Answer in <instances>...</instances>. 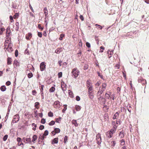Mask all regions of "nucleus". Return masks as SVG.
Masks as SVG:
<instances>
[{"label": "nucleus", "mask_w": 149, "mask_h": 149, "mask_svg": "<svg viewBox=\"0 0 149 149\" xmlns=\"http://www.w3.org/2000/svg\"><path fill=\"white\" fill-rule=\"evenodd\" d=\"M71 73L72 76L75 78H76L79 74V71L77 68H74L72 70Z\"/></svg>", "instance_id": "nucleus-1"}, {"label": "nucleus", "mask_w": 149, "mask_h": 149, "mask_svg": "<svg viewBox=\"0 0 149 149\" xmlns=\"http://www.w3.org/2000/svg\"><path fill=\"white\" fill-rule=\"evenodd\" d=\"M13 45L10 43L8 44V45H6V43L5 44V47L4 49H6V50L8 52H11L13 51V49L12 48Z\"/></svg>", "instance_id": "nucleus-2"}, {"label": "nucleus", "mask_w": 149, "mask_h": 149, "mask_svg": "<svg viewBox=\"0 0 149 149\" xmlns=\"http://www.w3.org/2000/svg\"><path fill=\"white\" fill-rule=\"evenodd\" d=\"M97 143L98 145H100L102 142V139L100 134L98 133L96 136Z\"/></svg>", "instance_id": "nucleus-3"}, {"label": "nucleus", "mask_w": 149, "mask_h": 149, "mask_svg": "<svg viewBox=\"0 0 149 149\" xmlns=\"http://www.w3.org/2000/svg\"><path fill=\"white\" fill-rule=\"evenodd\" d=\"M19 116L18 114L15 115L14 117L12 122L13 123H16L17 122L19 119Z\"/></svg>", "instance_id": "nucleus-4"}, {"label": "nucleus", "mask_w": 149, "mask_h": 149, "mask_svg": "<svg viewBox=\"0 0 149 149\" xmlns=\"http://www.w3.org/2000/svg\"><path fill=\"white\" fill-rule=\"evenodd\" d=\"M23 141L25 143H31L32 141L30 138L24 137L22 139Z\"/></svg>", "instance_id": "nucleus-5"}, {"label": "nucleus", "mask_w": 149, "mask_h": 149, "mask_svg": "<svg viewBox=\"0 0 149 149\" xmlns=\"http://www.w3.org/2000/svg\"><path fill=\"white\" fill-rule=\"evenodd\" d=\"M46 65L44 62H42L40 65V69L41 71H44Z\"/></svg>", "instance_id": "nucleus-6"}, {"label": "nucleus", "mask_w": 149, "mask_h": 149, "mask_svg": "<svg viewBox=\"0 0 149 149\" xmlns=\"http://www.w3.org/2000/svg\"><path fill=\"white\" fill-rule=\"evenodd\" d=\"M53 106L54 108H59L60 107V102L58 101H56L54 103Z\"/></svg>", "instance_id": "nucleus-7"}, {"label": "nucleus", "mask_w": 149, "mask_h": 149, "mask_svg": "<svg viewBox=\"0 0 149 149\" xmlns=\"http://www.w3.org/2000/svg\"><path fill=\"white\" fill-rule=\"evenodd\" d=\"M61 87L63 91L64 92L66 90V85L63 81L61 82Z\"/></svg>", "instance_id": "nucleus-8"}, {"label": "nucleus", "mask_w": 149, "mask_h": 149, "mask_svg": "<svg viewBox=\"0 0 149 149\" xmlns=\"http://www.w3.org/2000/svg\"><path fill=\"white\" fill-rule=\"evenodd\" d=\"M11 33L10 28V27H8L6 29V36L7 37H9L10 35V34Z\"/></svg>", "instance_id": "nucleus-9"}, {"label": "nucleus", "mask_w": 149, "mask_h": 149, "mask_svg": "<svg viewBox=\"0 0 149 149\" xmlns=\"http://www.w3.org/2000/svg\"><path fill=\"white\" fill-rule=\"evenodd\" d=\"M98 99L101 103H103L104 104L105 103L106 101V99L102 96H100L98 98Z\"/></svg>", "instance_id": "nucleus-10"}, {"label": "nucleus", "mask_w": 149, "mask_h": 149, "mask_svg": "<svg viewBox=\"0 0 149 149\" xmlns=\"http://www.w3.org/2000/svg\"><path fill=\"white\" fill-rule=\"evenodd\" d=\"M100 89L99 90V91L97 92V96H100V95L104 91V90L102 89H100Z\"/></svg>", "instance_id": "nucleus-11"}, {"label": "nucleus", "mask_w": 149, "mask_h": 149, "mask_svg": "<svg viewBox=\"0 0 149 149\" xmlns=\"http://www.w3.org/2000/svg\"><path fill=\"white\" fill-rule=\"evenodd\" d=\"M107 54H109L108 57L109 58H111L113 54V50H111L110 51L109 50H108L107 52Z\"/></svg>", "instance_id": "nucleus-12"}, {"label": "nucleus", "mask_w": 149, "mask_h": 149, "mask_svg": "<svg viewBox=\"0 0 149 149\" xmlns=\"http://www.w3.org/2000/svg\"><path fill=\"white\" fill-rule=\"evenodd\" d=\"M43 11L44 12V13L45 14V19H46V18L47 17V15H48V11L47 9V8L45 7L43 9Z\"/></svg>", "instance_id": "nucleus-13"}, {"label": "nucleus", "mask_w": 149, "mask_h": 149, "mask_svg": "<svg viewBox=\"0 0 149 149\" xmlns=\"http://www.w3.org/2000/svg\"><path fill=\"white\" fill-rule=\"evenodd\" d=\"M138 82L139 83H141L142 84H145L146 83V80L141 78L138 79Z\"/></svg>", "instance_id": "nucleus-14"}, {"label": "nucleus", "mask_w": 149, "mask_h": 149, "mask_svg": "<svg viewBox=\"0 0 149 149\" xmlns=\"http://www.w3.org/2000/svg\"><path fill=\"white\" fill-rule=\"evenodd\" d=\"M32 36V34L31 33H29L26 36V38L27 40H29Z\"/></svg>", "instance_id": "nucleus-15"}, {"label": "nucleus", "mask_w": 149, "mask_h": 149, "mask_svg": "<svg viewBox=\"0 0 149 149\" xmlns=\"http://www.w3.org/2000/svg\"><path fill=\"white\" fill-rule=\"evenodd\" d=\"M88 93L89 98L91 99H93L94 97V95L93 92H89Z\"/></svg>", "instance_id": "nucleus-16"}, {"label": "nucleus", "mask_w": 149, "mask_h": 149, "mask_svg": "<svg viewBox=\"0 0 149 149\" xmlns=\"http://www.w3.org/2000/svg\"><path fill=\"white\" fill-rule=\"evenodd\" d=\"M62 51V47L58 48V49H56L55 51V52L57 54H59L60 52Z\"/></svg>", "instance_id": "nucleus-17"}, {"label": "nucleus", "mask_w": 149, "mask_h": 149, "mask_svg": "<svg viewBox=\"0 0 149 149\" xmlns=\"http://www.w3.org/2000/svg\"><path fill=\"white\" fill-rule=\"evenodd\" d=\"M58 142V139L57 138H54L52 140V143L53 144L55 143H57Z\"/></svg>", "instance_id": "nucleus-18"}, {"label": "nucleus", "mask_w": 149, "mask_h": 149, "mask_svg": "<svg viewBox=\"0 0 149 149\" xmlns=\"http://www.w3.org/2000/svg\"><path fill=\"white\" fill-rule=\"evenodd\" d=\"M72 123L74 125L75 127H77L78 125V124L77 123L76 120H73L72 121Z\"/></svg>", "instance_id": "nucleus-19"}, {"label": "nucleus", "mask_w": 149, "mask_h": 149, "mask_svg": "<svg viewBox=\"0 0 149 149\" xmlns=\"http://www.w3.org/2000/svg\"><path fill=\"white\" fill-rule=\"evenodd\" d=\"M110 133V131H108L106 133L107 136L109 138H111L113 136V135Z\"/></svg>", "instance_id": "nucleus-20"}, {"label": "nucleus", "mask_w": 149, "mask_h": 149, "mask_svg": "<svg viewBox=\"0 0 149 149\" xmlns=\"http://www.w3.org/2000/svg\"><path fill=\"white\" fill-rule=\"evenodd\" d=\"M37 136L36 135H34L33 136V139L32 140V141L33 143H35V141L37 140Z\"/></svg>", "instance_id": "nucleus-21"}, {"label": "nucleus", "mask_w": 149, "mask_h": 149, "mask_svg": "<svg viewBox=\"0 0 149 149\" xmlns=\"http://www.w3.org/2000/svg\"><path fill=\"white\" fill-rule=\"evenodd\" d=\"M15 25L16 26L15 28V30L16 31H17L19 30V23L18 22H17L15 24Z\"/></svg>", "instance_id": "nucleus-22"}, {"label": "nucleus", "mask_w": 149, "mask_h": 149, "mask_svg": "<svg viewBox=\"0 0 149 149\" xmlns=\"http://www.w3.org/2000/svg\"><path fill=\"white\" fill-rule=\"evenodd\" d=\"M12 61V59L11 58L8 57L7 59V63L8 65L10 64Z\"/></svg>", "instance_id": "nucleus-23"}, {"label": "nucleus", "mask_w": 149, "mask_h": 149, "mask_svg": "<svg viewBox=\"0 0 149 149\" xmlns=\"http://www.w3.org/2000/svg\"><path fill=\"white\" fill-rule=\"evenodd\" d=\"M107 86V84L106 83H103L102 84V88H101V89H102L105 91V90L106 89V87Z\"/></svg>", "instance_id": "nucleus-24"}, {"label": "nucleus", "mask_w": 149, "mask_h": 149, "mask_svg": "<svg viewBox=\"0 0 149 149\" xmlns=\"http://www.w3.org/2000/svg\"><path fill=\"white\" fill-rule=\"evenodd\" d=\"M0 89L1 91L3 92L5 91L6 90V86L3 85L1 86L0 88Z\"/></svg>", "instance_id": "nucleus-25"}, {"label": "nucleus", "mask_w": 149, "mask_h": 149, "mask_svg": "<svg viewBox=\"0 0 149 149\" xmlns=\"http://www.w3.org/2000/svg\"><path fill=\"white\" fill-rule=\"evenodd\" d=\"M118 116H119V113L118 112H117L114 115L113 117V119H116L118 117Z\"/></svg>", "instance_id": "nucleus-26"}, {"label": "nucleus", "mask_w": 149, "mask_h": 149, "mask_svg": "<svg viewBox=\"0 0 149 149\" xmlns=\"http://www.w3.org/2000/svg\"><path fill=\"white\" fill-rule=\"evenodd\" d=\"M68 94L69 96L71 97H73V94L71 91L70 90H68Z\"/></svg>", "instance_id": "nucleus-27"}, {"label": "nucleus", "mask_w": 149, "mask_h": 149, "mask_svg": "<svg viewBox=\"0 0 149 149\" xmlns=\"http://www.w3.org/2000/svg\"><path fill=\"white\" fill-rule=\"evenodd\" d=\"M61 117H59L58 118H56L55 119L56 122L59 123L61 121Z\"/></svg>", "instance_id": "nucleus-28"}, {"label": "nucleus", "mask_w": 149, "mask_h": 149, "mask_svg": "<svg viewBox=\"0 0 149 149\" xmlns=\"http://www.w3.org/2000/svg\"><path fill=\"white\" fill-rule=\"evenodd\" d=\"M54 132H55L56 133H58L60 132V130L58 128H55L54 130Z\"/></svg>", "instance_id": "nucleus-29"}, {"label": "nucleus", "mask_w": 149, "mask_h": 149, "mask_svg": "<svg viewBox=\"0 0 149 149\" xmlns=\"http://www.w3.org/2000/svg\"><path fill=\"white\" fill-rule=\"evenodd\" d=\"M88 93L89 92H93L92 91L93 90V86H89L88 87Z\"/></svg>", "instance_id": "nucleus-30"}, {"label": "nucleus", "mask_w": 149, "mask_h": 149, "mask_svg": "<svg viewBox=\"0 0 149 149\" xmlns=\"http://www.w3.org/2000/svg\"><path fill=\"white\" fill-rule=\"evenodd\" d=\"M86 83V86L87 87L92 86L91 83L88 81H87Z\"/></svg>", "instance_id": "nucleus-31"}, {"label": "nucleus", "mask_w": 149, "mask_h": 149, "mask_svg": "<svg viewBox=\"0 0 149 149\" xmlns=\"http://www.w3.org/2000/svg\"><path fill=\"white\" fill-rule=\"evenodd\" d=\"M75 108L77 111H79L80 110L81 107L79 106L76 105L75 107Z\"/></svg>", "instance_id": "nucleus-32"}, {"label": "nucleus", "mask_w": 149, "mask_h": 149, "mask_svg": "<svg viewBox=\"0 0 149 149\" xmlns=\"http://www.w3.org/2000/svg\"><path fill=\"white\" fill-rule=\"evenodd\" d=\"M55 90V88L54 87H52L49 89V91L50 92H53Z\"/></svg>", "instance_id": "nucleus-33"}, {"label": "nucleus", "mask_w": 149, "mask_h": 149, "mask_svg": "<svg viewBox=\"0 0 149 149\" xmlns=\"http://www.w3.org/2000/svg\"><path fill=\"white\" fill-rule=\"evenodd\" d=\"M39 105V103L38 102H36L35 103V107L37 109L39 108L38 105Z\"/></svg>", "instance_id": "nucleus-34"}, {"label": "nucleus", "mask_w": 149, "mask_h": 149, "mask_svg": "<svg viewBox=\"0 0 149 149\" xmlns=\"http://www.w3.org/2000/svg\"><path fill=\"white\" fill-rule=\"evenodd\" d=\"M119 136L121 138H123L124 136V133L123 132H121L119 134Z\"/></svg>", "instance_id": "nucleus-35"}, {"label": "nucleus", "mask_w": 149, "mask_h": 149, "mask_svg": "<svg viewBox=\"0 0 149 149\" xmlns=\"http://www.w3.org/2000/svg\"><path fill=\"white\" fill-rule=\"evenodd\" d=\"M40 137L41 138V140H43L45 138H46V136L43 134L42 135H40Z\"/></svg>", "instance_id": "nucleus-36"}, {"label": "nucleus", "mask_w": 149, "mask_h": 149, "mask_svg": "<svg viewBox=\"0 0 149 149\" xmlns=\"http://www.w3.org/2000/svg\"><path fill=\"white\" fill-rule=\"evenodd\" d=\"M65 35L64 34H61L60 35V37H59V39L60 40H63V38L64 37Z\"/></svg>", "instance_id": "nucleus-37"}, {"label": "nucleus", "mask_w": 149, "mask_h": 149, "mask_svg": "<svg viewBox=\"0 0 149 149\" xmlns=\"http://www.w3.org/2000/svg\"><path fill=\"white\" fill-rule=\"evenodd\" d=\"M68 137L67 136H65L64 140V143H65L68 140Z\"/></svg>", "instance_id": "nucleus-38"}, {"label": "nucleus", "mask_w": 149, "mask_h": 149, "mask_svg": "<svg viewBox=\"0 0 149 149\" xmlns=\"http://www.w3.org/2000/svg\"><path fill=\"white\" fill-rule=\"evenodd\" d=\"M116 130L114 129H112L110 131V133H111L112 135L113 134L115 133L116 131Z\"/></svg>", "instance_id": "nucleus-39"}, {"label": "nucleus", "mask_w": 149, "mask_h": 149, "mask_svg": "<svg viewBox=\"0 0 149 149\" xmlns=\"http://www.w3.org/2000/svg\"><path fill=\"white\" fill-rule=\"evenodd\" d=\"M64 108L62 110V111L63 113H64L65 111L67 109V105L66 104H65L64 105Z\"/></svg>", "instance_id": "nucleus-40"}, {"label": "nucleus", "mask_w": 149, "mask_h": 149, "mask_svg": "<svg viewBox=\"0 0 149 149\" xmlns=\"http://www.w3.org/2000/svg\"><path fill=\"white\" fill-rule=\"evenodd\" d=\"M33 74L31 72H30L28 74V77L29 78H31L33 77Z\"/></svg>", "instance_id": "nucleus-41"}, {"label": "nucleus", "mask_w": 149, "mask_h": 149, "mask_svg": "<svg viewBox=\"0 0 149 149\" xmlns=\"http://www.w3.org/2000/svg\"><path fill=\"white\" fill-rule=\"evenodd\" d=\"M49 132L47 130H46L45 131L43 134L44 135H45L46 136H47Z\"/></svg>", "instance_id": "nucleus-42"}, {"label": "nucleus", "mask_w": 149, "mask_h": 149, "mask_svg": "<svg viewBox=\"0 0 149 149\" xmlns=\"http://www.w3.org/2000/svg\"><path fill=\"white\" fill-rule=\"evenodd\" d=\"M88 65L87 64H85L84 66V69L85 70H87L88 68Z\"/></svg>", "instance_id": "nucleus-43"}, {"label": "nucleus", "mask_w": 149, "mask_h": 149, "mask_svg": "<svg viewBox=\"0 0 149 149\" xmlns=\"http://www.w3.org/2000/svg\"><path fill=\"white\" fill-rule=\"evenodd\" d=\"M44 87V85H41L40 88L41 93L43 92Z\"/></svg>", "instance_id": "nucleus-44"}, {"label": "nucleus", "mask_w": 149, "mask_h": 149, "mask_svg": "<svg viewBox=\"0 0 149 149\" xmlns=\"http://www.w3.org/2000/svg\"><path fill=\"white\" fill-rule=\"evenodd\" d=\"M48 115L49 117H52L53 116V113L51 111L49 112L48 113Z\"/></svg>", "instance_id": "nucleus-45"}, {"label": "nucleus", "mask_w": 149, "mask_h": 149, "mask_svg": "<svg viewBox=\"0 0 149 149\" xmlns=\"http://www.w3.org/2000/svg\"><path fill=\"white\" fill-rule=\"evenodd\" d=\"M105 97L106 98H107V99H109V98H110V95L108 94V93H106L105 94Z\"/></svg>", "instance_id": "nucleus-46"}, {"label": "nucleus", "mask_w": 149, "mask_h": 149, "mask_svg": "<svg viewBox=\"0 0 149 149\" xmlns=\"http://www.w3.org/2000/svg\"><path fill=\"white\" fill-rule=\"evenodd\" d=\"M54 124L55 122L53 120H52L49 123V124L50 125H54Z\"/></svg>", "instance_id": "nucleus-47"}, {"label": "nucleus", "mask_w": 149, "mask_h": 149, "mask_svg": "<svg viewBox=\"0 0 149 149\" xmlns=\"http://www.w3.org/2000/svg\"><path fill=\"white\" fill-rule=\"evenodd\" d=\"M19 14L18 13H16L13 16V18L15 19L16 18L18 17L19 16Z\"/></svg>", "instance_id": "nucleus-48"}, {"label": "nucleus", "mask_w": 149, "mask_h": 149, "mask_svg": "<svg viewBox=\"0 0 149 149\" xmlns=\"http://www.w3.org/2000/svg\"><path fill=\"white\" fill-rule=\"evenodd\" d=\"M5 29L3 28H1L0 31V34H2L3 33V32L5 31Z\"/></svg>", "instance_id": "nucleus-49"}, {"label": "nucleus", "mask_w": 149, "mask_h": 149, "mask_svg": "<svg viewBox=\"0 0 149 149\" xmlns=\"http://www.w3.org/2000/svg\"><path fill=\"white\" fill-rule=\"evenodd\" d=\"M86 46L88 47V48H90L91 47V45H90V44L88 42H87L86 43Z\"/></svg>", "instance_id": "nucleus-50"}, {"label": "nucleus", "mask_w": 149, "mask_h": 149, "mask_svg": "<svg viewBox=\"0 0 149 149\" xmlns=\"http://www.w3.org/2000/svg\"><path fill=\"white\" fill-rule=\"evenodd\" d=\"M125 144V141L124 140L122 139L121 141V144L123 145Z\"/></svg>", "instance_id": "nucleus-51"}, {"label": "nucleus", "mask_w": 149, "mask_h": 149, "mask_svg": "<svg viewBox=\"0 0 149 149\" xmlns=\"http://www.w3.org/2000/svg\"><path fill=\"white\" fill-rule=\"evenodd\" d=\"M8 137V136L7 135H5L3 138V140L4 141H6Z\"/></svg>", "instance_id": "nucleus-52"}, {"label": "nucleus", "mask_w": 149, "mask_h": 149, "mask_svg": "<svg viewBox=\"0 0 149 149\" xmlns=\"http://www.w3.org/2000/svg\"><path fill=\"white\" fill-rule=\"evenodd\" d=\"M81 54V52L80 50L79 51L78 53L77 54L78 55V57H80Z\"/></svg>", "instance_id": "nucleus-53"}, {"label": "nucleus", "mask_w": 149, "mask_h": 149, "mask_svg": "<svg viewBox=\"0 0 149 149\" xmlns=\"http://www.w3.org/2000/svg\"><path fill=\"white\" fill-rule=\"evenodd\" d=\"M98 75L100 77V78L102 79H103V76L99 72H97Z\"/></svg>", "instance_id": "nucleus-54"}, {"label": "nucleus", "mask_w": 149, "mask_h": 149, "mask_svg": "<svg viewBox=\"0 0 149 149\" xmlns=\"http://www.w3.org/2000/svg\"><path fill=\"white\" fill-rule=\"evenodd\" d=\"M95 26H97L98 27V28H97L98 29H102V27L101 26L98 24H96L95 25Z\"/></svg>", "instance_id": "nucleus-55"}, {"label": "nucleus", "mask_w": 149, "mask_h": 149, "mask_svg": "<svg viewBox=\"0 0 149 149\" xmlns=\"http://www.w3.org/2000/svg\"><path fill=\"white\" fill-rule=\"evenodd\" d=\"M38 36L40 38H41L42 36V33L40 32H38Z\"/></svg>", "instance_id": "nucleus-56"}, {"label": "nucleus", "mask_w": 149, "mask_h": 149, "mask_svg": "<svg viewBox=\"0 0 149 149\" xmlns=\"http://www.w3.org/2000/svg\"><path fill=\"white\" fill-rule=\"evenodd\" d=\"M41 123L42 124H44L45 123V120L44 118H42L41 120Z\"/></svg>", "instance_id": "nucleus-57"}, {"label": "nucleus", "mask_w": 149, "mask_h": 149, "mask_svg": "<svg viewBox=\"0 0 149 149\" xmlns=\"http://www.w3.org/2000/svg\"><path fill=\"white\" fill-rule=\"evenodd\" d=\"M100 84V83L99 82L97 81L95 84V86L96 88H97L99 86Z\"/></svg>", "instance_id": "nucleus-58"}, {"label": "nucleus", "mask_w": 149, "mask_h": 149, "mask_svg": "<svg viewBox=\"0 0 149 149\" xmlns=\"http://www.w3.org/2000/svg\"><path fill=\"white\" fill-rule=\"evenodd\" d=\"M17 141L18 142H22V139L21 138H19V137H18L17 138Z\"/></svg>", "instance_id": "nucleus-59"}, {"label": "nucleus", "mask_w": 149, "mask_h": 149, "mask_svg": "<svg viewBox=\"0 0 149 149\" xmlns=\"http://www.w3.org/2000/svg\"><path fill=\"white\" fill-rule=\"evenodd\" d=\"M62 72H60L58 73V78H61L62 77Z\"/></svg>", "instance_id": "nucleus-60"}, {"label": "nucleus", "mask_w": 149, "mask_h": 149, "mask_svg": "<svg viewBox=\"0 0 149 149\" xmlns=\"http://www.w3.org/2000/svg\"><path fill=\"white\" fill-rule=\"evenodd\" d=\"M76 99L77 101H79L80 100V98L79 96H77L76 97Z\"/></svg>", "instance_id": "nucleus-61"}, {"label": "nucleus", "mask_w": 149, "mask_h": 149, "mask_svg": "<svg viewBox=\"0 0 149 149\" xmlns=\"http://www.w3.org/2000/svg\"><path fill=\"white\" fill-rule=\"evenodd\" d=\"M44 126L43 125H41L39 127V129L41 130L44 129Z\"/></svg>", "instance_id": "nucleus-62"}, {"label": "nucleus", "mask_w": 149, "mask_h": 149, "mask_svg": "<svg viewBox=\"0 0 149 149\" xmlns=\"http://www.w3.org/2000/svg\"><path fill=\"white\" fill-rule=\"evenodd\" d=\"M10 19L11 22H13V18L11 15L10 16Z\"/></svg>", "instance_id": "nucleus-63"}, {"label": "nucleus", "mask_w": 149, "mask_h": 149, "mask_svg": "<svg viewBox=\"0 0 149 149\" xmlns=\"http://www.w3.org/2000/svg\"><path fill=\"white\" fill-rule=\"evenodd\" d=\"M10 82L9 81H8L6 83V85L8 86L10 85Z\"/></svg>", "instance_id": "nucleus-64"}]
</instances>
